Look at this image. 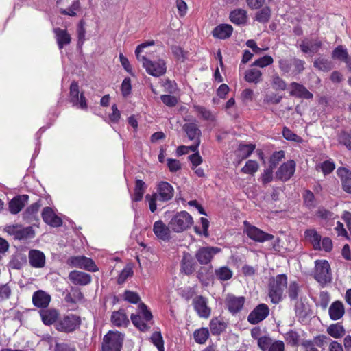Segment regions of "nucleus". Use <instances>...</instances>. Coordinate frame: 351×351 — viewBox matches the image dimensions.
Here are the masks:
<instances>
[{
    "mask_svg": "<svg viewBox=\"0 0 351 351\" xmlns=\"http://www.w3.org/2000/svg\"><path fill=\"white\" fill-rule=\"evenodd\" d=\"M287 285L285 274L277 275L269 284V296L271 302L278 304L282 298V294Z\"/></svg>",
    "mask_w": 351,
    "mask_h": 351,
    "instance_id": "f03ea898",
    "label": "nucleus"
},
{
    "mask_svg": "<svg viewBox=\"0 0 351 351\" xmlns=\"http://www.w3.org/2000/svg\"><path fill=\"white\" fill-rule=\"evenodd\" d=\"M124 335L118 331H109L103 339L102 351H120Z\"/></svg>",
    "mask_w": 351,
    "mask_h": 351,
    "instance_id": "7ed1b4c3",
    "label": "nucleus"
},
{
    "mask_svg": "<svg viewBox=\"0 0 351 351\" xmlns=\"http://www.w3.org/2000/svg\"><path fill=\"white\" fill-rule=\"evenodd\" d=\"M195 341L198 343L202 344L206 342L209 336V332L207 328H202L196 330L193 334Z\"/></svg>",
    "mask_w": 351,
    "mask_h": 351,
    "instance_id": "49530a36",
    "label": "nucleus"
},
{
    "mask_svg": "<svg viewBox=\"0 0 351 351\" xmlns=\"http://www.w3.org/2000/svg\"><path fill=\"white\" fill-rule=\"evenodd\" d=\"M327 332L331 337L338 339L345 335L346 330L342 325L337 323L330 325L327 328Z\"/></svg>",
    "mask_w": 351,
    "mask_h": 351,
    "instance_id": "ea45409f",
    "label": "nucleus"
},
{
    "mask_svg": "<svg viewBox=\"0 0 351 351\" xmlns=\"http://www.w3.org/2000/svg\"><path fill=\"white\" fill-rule=\"evenodd\" d=\"M328 313L332 320L340 319L345 314L343 304L339 300L332 302L329 307Z\"/></svg>",
    "mask_w": 351,
    "mask_h": 351,
    "instance_id": "bb28decb",
    "label": "nucleus"
},
{
    "mask_svg": "<svg viewBox=\"0 0 351 351\" xmlns=\"http://www.w3.org/2000/svg\"><path fill=\"white\" fill-rule=\"evenodd\" d=\"M5 232L14 237L15 239H25L32 238L34 236V232L32 227L23 228L20 225H10L5 228Z\"/></svg>",
    "mask_w": 351,
    "mask_h": 351,
    "instance_id": "6e6552de",
    "label": "nucleus"
},
{
    "mask_svg": "<svg viewBox=\"0 0 351 351\" xmlns=\"http://www.w3.org/2000/svg\"><path fill=\"white\" fill-rule=\"evenodd\" d=\"M54 351H76L75 346L71 343H58L56 341Z\"/></svg>",
    "mask_w": 351,
    "mask_h": 351,
    "instance_id": "338daca9",
    "label": "nucleus"
},
{
    "mask_svg": "<svg viewBox=\"0 0 351 351\" xmlns=\"http://www.w3.org/2000/svg\"><path fill=\"white\" fill-rule=\"evenodd\" d=\"M221 251V248L217 247H202L197 250L195 258L201 265H207L211 262L214 256Z\"/></svg>",
    "mask_w": 351,
    "mask_h": 351,
    "instance_id": "1a4fd4ad",
    "label": "nucleus"
},
{
    "mask_svg": "<svg viewBox=\"0 0 351 351\" xmlns=\"http://www.w3.org/2000/svg\"><path fill=\"white\" fill-rule=\"evenodd\" d=\"M232 30L233 29L230 25L222 24L217 26L213 29V35L219 39H226L231 36Z\"/></svg>",
    "mask_w": 351,
    "mask_h": 351,
    "instance_id": "72a5a7b5",
    "label": "nucleus"
},
{
    "mask_svg": "<svg viewBox=\"0 0 351 351\" xmlns=\"http://www.w3.org/2000/svg\"><path fill=\"white\" fill-rule=\"evenodd\" d=\"M332 58L345 62L348 69L351 72V57L342 45H339L332 51Z\"/></svg>",
    "mask_w": 351,
    "mask_h": 351,
    "instance_id": "4be33fe9",
    "label": "nucleus"
},
{
    "mask_svg": "<svg viewBox=\"0 0 351 351\" xmlns=\"http://www.w3.org/2000/svg\"><path fill=\"white\" fill-rule=\"evenodd\" d=\"M285 339L287 343L292 346H296L299 343L300 337L297 332L290 330L285 334Z\"/></svg>",
    "mask_w": 351,
    "mask_h": 351,
    "instance_id": "3c124183",
    "label": "nucleus"
},
{
    "mask_svg": "<svg viewBox=\"0 0 351 351\" xmlns=\"http://www.w3.org/2000/svg\"><path fill=\"white\" fill-rule=\"evenodd\" d=\"M40 315L45 325H51L57 320L59 313L54 308H44L40 311Z\"/></svg>",
    "mask_w": 351,
    "mask_h": 351,
    "instance_id": "7c9ffc66",
    "label": "nucleus"
},
{
    "mask_svg": "<svg viewBox=\"0 0 351 351\" xmlns=\"http://www.w3.org/2000/svg\"><path fill=\"white\" fill-rule=\"evenodd\" d=\"M262 72L257 69L247 70L245 73V80L249 83L258 84L262 80Z\"/></svg>",
    "mask_w": 351,
    "mask_h": 351,
    "instance_id": "58836bf2",
    "label": "nucleus"
},
{
    "mask_svg": "<svg viewBox=\"0 0 351 351\" xmlns=\"http://www.w3.org/2000/svg\"><path fill=\"white\" fill-rule=\"evenodd\" d=\"M143 66L145 69L148 74L154 77H160L166 73L167 67L164 60L159 59L157 61H148L143 57Z\"/></svg>",
    "mask_w": 351,
    "mask_h": 351,
    "instance_id": "423d86ee",
    "label": "nucleus"
},
{
    "mask_svg": "<svg viewBox=\"0 0 351 351\" xmlns=\"http://www.w3.org/2000/svg\"><path fill=\"white\" fill-rule=\"evenodd\" d=\"M51 300V295L43 290L35 291L32 295L34 306L41 309L46 308L49 306Z\"/></svg>",
    "mask_w": 351,
    "mask_h": 351,
    "instance_id": "f3484780",
    "label": "nucleus"
},
{
    "mask_svg": "<svg viewBox=\"0 0 351 351\" xmlns=\"http://www.w3.org/2000/svg\"><path fill=\"white\" fill-rule=\"evenodd\" d=\"M272 85L274 88L282 90H285L287 87L285 82L278 75L272 77Z\"/></svg>",
    "mask_w": 351,
    "mask_h": 351,
    "instance_id": "774afa93",
    "label": "nucleus"
},
{
    "mask_svg": "<svg viewBox=\"0 0 351 351\" xmlns=\"http://www.w3.org/2000/svg\"><path fill=\"white\" fill-rule=\"evenodd\" d=\"M152 343L157 347L159 351L164 350V341L160 332H155L151 337Z\"/></svg>",
    "mask_w": 351,
    "mask_h": 351,
    "instance_id": "864d4df0",
    "label": "nucleus"
},
{
    "mask_svg": "<svg viewBox=\"0 0 351 351\" xmlns=\"http://www.w3.org/2000/svg\"><path fill=\"white\" fill-rule=\"evenodd\" d=\"M193 304L199 317L208 318L210 316L211 309L208 306L205 298L201 295L195 297L193 300Z\"/></svg>",
    "mask_w": 351,
    "mask_h": 351,
    "instance_id": "dca6fc26",
    "label": "nucleus"
},
{
    "mask_svg": "<svg viewBox=\"0 0 351 351\" xmlns=\"http://www.w3.org/2000/svg\"><path fill=\"white\" fill-rule=\"evenodd\" d=\"M259 168V165L256 161L250 160L241 169V171L244 173L254 174L256 173Z\"/></svg>",
    "mask_w": 351,
    "mask_h": 351,
    "instance_id": "603ef678",
    "label": "nucleus"
},
{
    "mask_svg": "<svg viewBox=\"0 0 351 351\" xmlns=\"http://www.w3.org/2000/svg\"><path fill=\"white\" fill-rule=\"evenodd\" d=\"M182 128L189 140L193 141L200 140L202 132L197 125L195 123H186L183 125Z\"/></svg>",
    "mask_w": 351,
    "mask_h": 351,
    "instance_id": "c756f323",
    "label": "nucleus"
},
{
    "mask_svg": "<svg viewBox=\"0 0 351 351\" xmlns=\"http://www.w3.org/2000/svg\"><path fill=\"white\" fill-rule=\"evenodd\" d=\"M269 313V308L265 304L256 306L248 315L247 321L251 324H256L264 320Z\"/></svg>",
    "mask_w": 351,
    "mask_h": 351,
    "instance_id": "f8f14e48",
    "label": "nucleus"
},
{
    "mask_svg": "<svg viewBox=\"0 0 351 351\" xmlns=\"http://www.w3.org/2000/svg\"><path fill=\"white\" fill-rule=\"evenodd\" d=\"M304 202L306 206L308 208L314 207L315 205V200L314 194L309 190L304 192Z\"/></svg>",
    "mask_w": 351,
    "mask_h": 351,
    "instance_id": "69168bd1",
    "label": "nucleus"
},
{
    "mask_svg": "<svg viewBox=\"0 0 351 351\" xmlns=\"http://www.w3.org/2000/svg\"><path fill=\"white\" fill-rule=\"evenodd\" d=\"M230 19L237 25L245 24L247 19V12L243 9H236L230 12Z\"/></svg>",
    "mask_w": 351,
    "mask_h": 351,
    "instance_id": "f704fd0d",
    "label": "nucleus"
},
{
    "mask_svg": "<svg viewBox=\"0 0 351 351\" xmlns=\"http://www.w3.org/2000/svg\"><path fill=\"white\" fill-rule=\"evenodd\" d=\"M292 62H293V69L291 71L292 74L293 75H298L299 73H301L304 69V61L293 58H292Z\"/></svg>",
    "mask_w": 351,
    "mask_h": 351,
    "instance_id": "4d7b16f0",
    "label": "nucleus"
},
{
    "mask_svg": "<svg viewBox=\"0 0 351 351\" xmlns=\"http://www.w3.org/2000/svg\"><path fill=\"white\" fill-rule=\"evenodd\" d=\"M79 86L77 82H73L70 86V101L73 105L78 106L82 109L87 108L86 99L83 95L79 97Z\"/></svg>",
    "mask_w": 351,
    "mask_h": 351,
    "instance_id": "ddd939ff",
    "label": "nucleus"
},
{
    "mask_svg": "<svg viewBox=\"0 0 351 351\" xmlns=\"http://www.w3.org/2000/svg\"><path fill=\"white\" fill-rule=\"evenodd\" d=\"M295 162L291 160L283 163L276 171V177L282 181H287L294 174Z\"/></svg>",
    "mask_w": 351,
    "mask_h": 351,
    "instance_id": "4468645a",
    "label": "nucleus"
},
{
    "mask_svg": "<svg viewBox=\"0 0 351 351\" xmlns=\"http://www.w3.org/2000/svg\"><path fill=\"white\" fill-rule=\"evenodd\" d=\"M69 280L75 285H86L91 282V276L88 274L73 271L69 275Z\"/></svg>",
    "mask_w": 351,
    "mask_h": 351,
    "instance_id": "5701e85b",
    "label": "nucleus"
},
{
    "mask_svg": "<svg viewBox=\"0 0 351 351\" xmlns=\"http://www.w3.org/2000/svg\"><path fill=\"white\" fill-rule=\"evenodd\" d=\"M28 258L30 265L34 268H43L45 265V256L40 250H29Z\"/></svg>",
    "mask_w": 351,
    "mask_h": 351,
    "instance_id": "6ab92c4d",
    "label": "nucleus"
},
{
    "mask_svg": "<svg viewBox=\"0 0 351 351\" xmlns=\"http://www.w3.org/2000/svg\"><path fill=\"white\" fill-rule=\"evenodd\" d=\"M215 274L217 279L221 281L230 280L233 275L232 271L226 266L221 267L215 270Z\"/></svg>",
    "mask_w": 351,
    "mask_h": 351,
    "instance_id": "79ce46f5",
    "label": "nucleus"
},
{
    "mask_svg": "<svg viewBox=\"0 0 351 351\" xmlns=\"http://www.w3.org/2000/svg\"><path fill=\"white\" fill-rule=\"evenodd\" d=\"M194 108L196 112L202 116V117L205 120L213 121L214 119V116L212 114L210 110H207L203 106H195Z\"/></svg>",
    "mask_w": 351,
    "mask_h": 351,
    "instance_id": "13d9d810",
    "label": "nucleus"
},
{
    "mask_svg": "<svg viewBox=\"0 0 351 351\" xmlns=\"http://www.w3.org/2000/svg\"><path fill=\"white\" fill-rule=\"evenodd\" d=\"M245 302L244 297H236L232 295H228L226 304L229 311L232 313H237L241 310Z\"/></svg>",
    "mask_w": 351,
    "mask_h": 351,
    "instance_id": "cd10ccee",
    "label": "nucleus"
},
{
    "mask_svg": "<svg viewBox=\"0 0 351 351\" xmlns=\"http://www.w3.org/2000/svg\"><path fill=\"white\" fill-rule=\"evenodd\" d=\"M322 46V42L318 40H304L300 45L301 50L306 53H315Z\"/></svg>",
    "mask_w": 351,
    "mask_h": 351,
    "instance_id": "2f4dec72",
    "label": "nucleus"
},
{
    "mask_svg": "<svg viewBox=\"0 0 351 351\" xmlns=\"http://www.w3.org/2000/svg\"><path fill=\"white\" fill-rule=\"evenodd\" d=\"M41 206L40 201H38L29 207L24 211L23 213V217L24 219H27L29 221H32L33 219H36V215Z\"/></svg>",
    "mask_w": 351,
    "mask_h": 351,
    "instance_id": "4c0bfd02",
    "label": "nucleus"
},
{
    "mask_svg": "<svg viewBox=\"0 0 351 351\" xmlns=\"http://www.w3.org/2000/svg\"><path fill=\"white\" fill-rule=\"evenodd\" d=\"M53 32L56 35V41L59 49H62L64 45L70 44L71 37L66 29H62L59 27L53 29Z\"/></svg>",
    "mask_w": 351,
    "mask_h": 351,
    "instance_id": "c85d7f7f",
    "label": "nucleus"
},
{
    "mask_svg": "<svg viewBox=\"0 0 351 351\" xmlns=\"http://www.w3.org/2000/svg\"><path fill=\"white\" fill-rule=\"evenodd\" d=\"M111 321L114 325L118 327L126 326L129 323V319L123 310L113 312L111 316Z\"/></svg>",
    "mask_w": 351,
    "mask_h": 351,
    "instance_id": "c9c22d12",
    "label": "nucleus"
},
{
    "mask_svg": "<svg viewBox=\"0 0 351 351\" xmlns=\"http://www.w3.org/2000/svg\"><path fill=\"white\" fill-rule=\"evenodd\" d=\"M271 16V10L269 7H265L258 11L256 14V20L260 23H267Z\"/></svg>",
    "mask_w": 351,
    "mask_h": 351,
    "instance_id": "09e8293b",
    "label": "nucleus"
},
{
    "mask_svg": "<svg viewBox=\"0 0 351 351\" xmlns=\"http://www.w3.org/2000/svg\"><path fill=\"white\" fill-rule=\"evenodd\" d=\"M169 228L161 220L156 221L153 226V231L155 235L160 239L167 241L170 239Z\"/></svg>",
    "mask_w": 351,
    "mask_h": 351,
    "instance_id": "a878e982",
    "label": "nucleus"
},
{
    "mask_svg": "<svg viewBox=\"0 0 351 351\" xmlns=\"http://www.w3.org/2000/svg\"><path fill=\"white\" fill-rule=\"evenodd\" d=\"M244 232L251 239L255 241L264 242L267 241H270L274 239V236L272 234L266 233L260 230L259 228L254 226H251L247 221L244 222Z\"/></svg>",
    "mask_w": 351,
    "mask_h": 351,
    "instance_id": "9d476101",
    "label": "nucleus"
},
{
    "mask_svg": "<svg viewBox=\"0 0 351 351\" xmlns=\"http://www.w3.org/2000/svg\"><path fill=\"white\" fill-rule=\"evenodd\" d=\"M335 169V165L332 160H326L315 165V170L322 171L325 176L332 173Z\"/></svg>",
    "mask_w": 351,
    "mask_h": 351,
    "instance_id": "a19ab883",
    "label": "nucleus"
},
{
    "mask_svg": "<svg viewBox=\"0 0 351 351\" xmlns=\"http://www.w3.org/2000/svg\"><path fill=\"white\" fill-rule=\"evenodd\" d=\"M27 195H17L9 202V210L12 214L19 213L27 203Z\"/></svg>",
    "mask_w": 351,
    "mask_h": 351,
    "instance_id": "aec40b11",
    "label": "nucleus"
},
{
    "mask_svg": "<svg viewBox=\"0 0 351 351\" xmlns=\"http://www.w3.org/2000/svg\"><path fill=\"white\" fill-rule=\"evenodd\" d=\"M337 173L341 179L343 191L348 193H351V171L345 167H339Z\"/></svg>",
    "mask_w": 351,
    "mask_h": 351,
    "instance_id": "b1692460",
    "label": "nucleus"
},
{
    "mask_svg": "<svg viewBox=\"0 0 351 351\" xmlns=\"http://www.w3.org/2000/svg\"><path fill=\"white\" fill-rule=\"evenodd\" d=\"M316 215L326 223H329L330 225H332L330 223V221H332L335 218L333 213L324 208H319L316 213Z\"/></svg>",
    "mask_w": 351,
    "mask_h": 351,
    "instance_id": "a18cd8bd",
    "label": "nucleus"
},
{
    "mask_svg": "<svg viewBox=\"0 0 351 351\" xmlns=\"http://www.w3.org/2000/svg\"><path fill=\"white\" fill-rule=\"evenodd\" d=\"M67 263L71 267L84 269L89 271H98L95 262L91 258L84 256H71L68 259Z\"/></svg>",
    "mask_w": 351,
    "mask_h": 351,
    "instance_id": "0eeeda50",
    "label": "nucleus"
},
{
    "mask_svg": "<svg viewBox=\"0 0 351 351\" xmlns=\"http://www.w3.org/2000/svg\"><path fill=\"white\" fill-rule=\"evenodd\" d=\"M80 324L79 317L70 315L65 316L60 319L56 325V328L58 331L70 332L75 330Z\"/></svg>",
    "mask_w": 351,
    "mask_h": 351,
    "instance_id": "9b49d317",
    "label": "nucleus"
},
{
    "mask_svg": "<svg viewBox=\"0 0 351 351\" xmlns=\"http://www.w3.org/2000/svg\"><path fill=\"white\" fill-rule=\"evenodd\" d=\"M313 66L319 71L328 72L332 69L334 64L330 60L322 57H319L315 59Z\"/></svg>",
    "mask_w": 351,
    "mask_h": 351,
    "instance_id": "e433bc0d",
    "label": "nucleus"
},
{
    "mask_svg": "<svg viewBox=\"0 0 351 351\" xmlns=\"http://www.w3.org/2000/svg\"><path fill=\"white\" fill-rule=\"evenodd\" d=\"M43 221L53 227H59L62 225V219L58 217L50 207H45L42 212Z\"/></svg>",
    "mask_w": 351,
    "mask_h": 351,
    "instance_id": "412c9836",
    "label": "nucleus"
},
{
    "mask_svg": "<svg viewBox=\"0 0 351 351\" xmlns=\"http://www.w3.org/2000/svg\"><path fill=\"white\" fill-rule=\"evenodd\" d=\"M80 8V4L79 1H75L72 5L68 8V10L61 9L60 12L64 15H69L71 16H76V11H77Z\"/></svg>",
    "mask_w": 351,
    "mask_h": 351,
    "instance_id": "052dcab7",
    "label": "nucleus"
},
{
    "mask_svg": "<svg viewBox=\"0 0 351 351\" xmlns=\"http://www.w3.org/2000/svg\"><path fill=\"white\" fill-rule=\"evenodd\" d=\"M131 320L134 326L141 331H147L150 328L148 324L145 323L144 319L141 317V315H132Z\"/></svg>",
    "mask_w": 351,
    "mask_h": 351,
    "instance_id": "de8ad7c7",
    "label": "nucleus"
},
{
    "mask_svg": "<svg viewBox=\"0 0 351 351\" xmlns=\"http://www.w3.org/2000/svg\"><path fill=\"white\" fill-rule=\"evenodd\" d=\"M174 189L167 182H160L156 188V192L152 195L147 194L145 199L149 202V210L152 213L156 210V201L167 202L173 198Z\"/></svg>",
    "mask_w": 351,
    "mask_h": 351,
    "instance_id": "f257e3e1",
    "label": "nucleus"
},
{
    "mask_svg": "<svg viewBox=\"0 0 351 351\" xmlns=\"http://www.w3.org/2000/svg\"><path fill=\"white\" fill-rule=\"evenodd\" d=\"M306 239L309 241L315 250H321V235L314 229H308L304 232Z\"/></svg>",
    "mask_w": 351,
    "mask_h": 351,
    "instance_id": "473e14b6",
    "label": "nucleus"
},
{
    "mask_svg": "<svg viewBox=\"0 0 351 351\" xmlns=\"http://www.w3.org/2000/svg\"><path fill=\"white\" fill-rule=\"evenodd\" d=\"M145 183L141 180H136L135 182L133 200L135 202L141 201L145 191Z\"/></svg>",
    "mask_w": 351,
    "mask_h": 351,
    "instance_id": "37998d69",
    "label": "nucleus"
},
{
    "mask_svg": "<svg viewBox=\"0 0 351 351\" xmlns=\"http://www.w3.org/2000/svg\"><path fill=\"white\" fill-rule=\"evenodd\" d=\"M273 61L274 60L271 56H265L254 61L252 65L263 68L273 63Z\"/></svg>",
    "mask_w": 351,
    "mask_h": 351,
    "instance_id": "bf43d9fd",
    "label": "nucleus"
},
{
    "mask_svg": "<svg viewBox=\"0 0 351 351\" xmlns=\"http://www.w3.org/2000/svg\"><path fill=\"white\" fill-rule=\"evenodd\" d=\"M192 217L186 211L177 213L170 221L169 227L176 232H181L193 223Z\"/></svg>",
    "mask_w": 351,
    "mask_h": 351,
    "instance_id": "20e7f679",
    "label": "nucleus"
},
{
    "mask_svg": "<svg viewBox=\"0 0 351 351\" xmlns=\"http://www.w3.org/2000/svg\"><path fill=\"white\" fill-rule=\"evenodd\" d=\"M254 149L255 145L253 144L240 145L237 151V156L241 160L245 159L250 156Z\"/></svg>",
    "mask_w": 351,
    "mask_h": 351,
    "instance_id": "c03bdc74",
    "label": "nucleus"
},
{
    "mask_svg": "<svg viewBox=\"0 0 351 351\" xmlns=\"http://www.w3.org/2000/svg\"><path fill=\"white\" fill-rule=\"evenodd\" d=\"M282 135L284 138L288 141H292L297 143H301L302 141V138L293 133L291 130L285 127L282 130Z\"/></svg>",
    "mask_w": 351,
    "mask_h": 351,
    "instance_id": "5fc2aeb1",
    "label": "nucleus"
},
{
    "mask_svg": "<svg viewBox=\"0 0 351 351\" xmlns=\"http://www.w3.org/2000/svg\"><path fill=\"white\" fill-rule=\"evenodd\" d=\"M285 157V153L283 151H279L274 152L269 160V167L271 169H274L278 162Z\"/></svg>",
    "mask_w": 351,
    "mask_h": 351,
    "instance_id": "680f3d73",
    "label": "nucleus"
},
{
    "mask_svg": "<svg viewBox=\"0 0 351 351\" xmlns=\"http://www.w3.org/2000/svg\"><path fill=\"white\" fill-rule=\"evenodd\" d=\"M290 95L293 97L309 99L313 98V94L310 93L303 85L296 82L290 84Z\"/></svg>",
    "mask_w": 351,
    "mask_h": 351,
    "instance_id": "393cba45",
    "label": "nucleus"
},
{
    "mask_svg": "<svg viewBox=\"0 0 351 351\" xmlns=\"http://www.w3.org/2000/svg\"><path fill=\"white\" fill-rule=\"evenodd\" d=\"M154 45V40L145 42L137 46L135 50V55L136 56L137 60L142 62V65L143 64V57L145 58L147 60L151 61L154 58L153 51H151L147 49V47L153 46Z\"/></svg>",
    "mask_w": 351,
    "mask_h": 351,
    "instance_id": "a211bd4d",
    "label": "nucleus"
},
{
    "mask_svg": "<svg viewBox=\"0 0 351 351\" xmlns=\"http://www.w3.org/2000/svg\"><path fill=\"white\" fill-rule=\"evenodd\" d=\"M338 141L339 143L344 145L349 149H351V136L349 134L341 132L338 135Z\"/></svg>",
    "mask_w": 351,
    "mask_h": 351,
    "instance_id": "0e129e2a",
    "label": "nucleus"
},
{
    "mask_svg": "<svg viewBox=\"0 0 351 351\" xmlns=\"http://www.w3.org/2000/svg\"><path fill=\"white\" fill-rule=\"evenodd\" d=\"M315 278L322 285L331 281L330 267L327 261H317L315 262Z\"/></svg>",
    "mask_w": 351,
    "mask_h": 351,
    "instance_id": "39448f33",
    "label": "nucleus"
},
{
    "mask_svg": "<svg viewBox=\"0 0 351 351\" xmlns=\"http://www.w3.org/2000/svg\"><path fill=\"white\" fill-rule=\"evenodd\" d=\"M171 51L178 60L184 62L186 58L187 53L179 46H172Z\"/></svg>",
    "mask_w": 351,
    "mask_h": 351,
    "instance_id": "e2e57ef3",
    "label": "nucleus"
},
{
    "mask_svg": "<svg viewBox=\"0 0 351 351\" xmlns=\"http://www.w3.org/2000/svg\"><path fill=\"white\" fill-rule=\"evenodd\" d=\"M210 327L213 335H218L224 330L225 325L217 318H214L210 321Z\"/></svg>",
    "mask_w": 351,
    "mask_h": 351,
    "instance_id": "8fccbe9b",
    "label": "nucleus"
},
{
    "mask_svg": "<svg viewBox=\"0 0 351 351\" xmlns=\"http://www.w3.org/2000/svg\"><path fill=\"white\" fill-rule=\"evenodd\" d=\"M279 68L283 73H289L292 71L293 62L292 58L290 59H280L278 61Z\"/></svg>",
    "mask_w": 351,
    "mask_h": 351,
    "instance_id": "6e6d98bb",
    "label": "nucleus"
},
{
    "mask_svg": "<svg viewBox=\"0 0 351 351\" xmlns=\"http://www.w3.org/2000/svg\"><path fill=\"white\" fill-rule=\"evenodd\" d=\"M259 348L262 351H285V344L282 341H274L269 337L259 341Z\"/></svg>",
    "mask_w": 351,
    "mask_h": 351,
    "instance_id": "2eb2a0df",
    "label": "nucleus"
}]
</instances>
